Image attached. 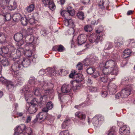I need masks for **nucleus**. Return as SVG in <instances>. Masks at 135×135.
<instances>
[{
	"label": "nucleus",
	"mask_w": 135,
	"mask_h": 135,
	"mask_svg": "<svg viewBox=\"0 0 135 135\" xmlns=\"http://www.w3.org/2000/svg\"><path fill=\"white\" fill-rule=\"evenodd\" d=\"M15 49L16 48H15L12 45H8L6 46H2L1 47V53L4 54L8 53L12 60L15 61L16 59L20 57L21 53V51L20 50L16 49L15 52Z\"/></svg>",
	"instance_id": "obj_1"
},
{
	"label": "nucleus",
	"mask_w": 135,
	"mask_h": 135,
	"mask_svg": "<svg viewBox=\"0 0 135 135\" xmlns=\"http://www.w3.org/2000/svg\"><path fill=\"white\" fill-rule=\"evenodd\" d=\"M67 11H61L60 13L61 15L64 17V23L66 26L73 28L75 26L74 22L71 19L70 17L74 15V10L71 7H68L67 8Z\"/></svg>",
	"instance_id": "obj_2"
},
{
	"label": "nucleus",
	"mask_w": 135,
	"mask_h": 135,
	"mask_svg": "<svg viewBox=\"0 0 135 135\" xmlns=\"http://www.w3.org/2000/svg\"><path fill=\"white\" fill-rule=\"evenodd\" d=\"M26 40H28L29 41V43L30 44L29 47V49L24 51V55L27 57H30L31 56L33 51H34L35 50V45L37 44V41L38 39L36 37H35L32 35H30L27 36L26 38Z\"/></svg>",
	"instance_id": "obj_3"
},
{
	"label": "nucleus",
	"mask_w": 135,
	"mask_h": 135,
	"mask_svg": "<svg viewBox=\"0 0 135 135\" xmlns=\"http://www.w3.org/2000/svg\"><path fill=\"white\" fill-rule=\"evenodd\" d=\"M24 35L23 33L22 34L20 33H18L15 34L14 36L15 40L16 41V48L17 49L20 50L21 51V52L23 50L21 46L24 44V41L23 40V36Z\"/></svg>",
	"instance_id": "obj_4"
},
{
	"label": "nucleus",
	"mask_w": 135,
	"mask_h": 135,
	"mask_svg": "<svg viewBox=\"0 0 135 135\" xmlns=\"http://www.w3.org/2000/svg\"><path fill=\"white\" fill-rule=\"evenodd\" d=\"M25 131L26 132L23 135H34L31 129L29 127L26 128V126L23 124H21L16 128L15 129V133H17L19 134H21Z\"/></svg>",
	"instance_id": "obj_5"
},
{
	"label": "nucleus",
	"mask_w": 135,
	"mask_h": 135,
	"mask_svg": "<svg viewBox=\"0 0 135 135\" xmlns=\"http://www.w3.org/2000/svg\"><path fill=\"white\" fill-rule=\"evenodd\" d=\"M13 5H12L11 3L12 2H9V0H1L0 1V4L1 6L4 7L2 8L3 9L7 8L10 10H14L16 7V2H13Z\"/></svg>",
	"instance_id": "obj_6"
},
{
	"label": "nucleus",
	"mask_w": 135,
	"mask_h": 135,
	"mask_svg": "<svg viewBox=\"0 0 135 135\" xmlns=\"http://www.w3.org/2000/svg\"><path fill=\"white\" fill-rule=\"evenodd\" d=\"M96 32L97 33V34L91 35L89 37V41L90 43L95 42L97 43L99 41L101 40L102 37L101 35H102V32L98 30H96Z\"/></svg>",
	"instance_id": "obj_7"
},
{
	"label": "nucleus",
	"mask_w": 135,
	"mask_h": 135,
	"mask_svg": "<svg viewBox=\"0 0 135 135\" xmlns=\"http://www.w3.org/2000/svg\"><path fill=\"white\" fill-rule=\"evenodd\" d=\"M38 100L36 98L33 99L31 100L30 102L31 105L29 108H26L28 109L29 113L32 114L35 113L37 111Z\"/></svg>",
	"instance_id": "obj_8"
},
{
	"label": "nucleus",
	"mask_w": 135,
	"mask_h": 135,
	"mask_svg": "<svg viewBox=\"0 0 135 135\" xmlns=\"http://www.w3.org/2000/svg\"><path fill=\"white\" fill-rule=\"evenodd\" d=\"M116 65L115 62L113 60H109L106 62H102L100 63L99 66L101 69L103 68V71H104L108 68L114 67Z\"/></svg>",
	"instance_id": "obj_9"
},
{
	"label": "nucleus",
	"mask_w": 135,
	"mask_h": 135,
	"mask_svg": "<svg viewBox=\"0 0 135 135\" xmlns=\"http://www.w3.org/2000/svg\"><path fill=\"white\" fill-rule=\"evenodd\" d=\"M29 82L30 85L33 87H35L36 85L39 86L40 85H41V86L44 89V87H46L47 85V83L46 82L44 81L41 83L34 77H31L30 78Z\"/></svg>",
	"instance_id": "obj_10"
},
{
	"label": "nucleus",
	"mask_w": 135,
	"mask_h": 135,
	"mask_svg": "<svg viewBox=\"0 0 135 135\" xmlns=\"http://www.w3.org/2000/svg\"><path fill=\"white\" fill-rule=\"evenodd\" d=\"M42 88H40V86L39 87H37L36 88H35L34 89V94L36 96H38L40 95L41 94V90H44V92L46 94H50L52 91L50 89H45L47 88L48 86V84L47 83V86L44 87V89L41 86V85H40Z\"/></svg>",
	"instance_id": "obj_11"
},
{
	"label": "nucleus",
	"mask_w": 135,
	"mask_h": 135,
	"mask_svg": "<svg viewBox=\"0 0 135 135\" xmlns=\"http://www.w3.org/2000/svg\"><path fill=\"white\" fill-rule=\"evenodd\" d=\"M17 59L16 61L12 65L11 71L15 74L17 71H18L22 68V66L21 64V60Z\"/></svg>",
	"instance_id": "obj_12"
},
{
	"label": "nucleus",
	"mask_w": 135,
	"mask_h": 135,
	"mask_svg": "<svg viewBox=\"0 0 135 135\" xmlns=\"http://www.w3.org/2000/svg\"><path fill=\"white\" fill-rule=\"evenodd\" d=\"M42 4L45 6H48L49 9L52 11L55 10V6L52 0H41Z\"/></svg>",
	"instance_id": "obj_13"
},
{
	"label": "nucleus",
	"mask_w": 135,
	"mask_h": 135,
	"mask_svg": "<svg viewBox=\"0 0 135 135\" xmlns=\"http://www.w3.org/2000/svg\"><path fill=\"white\" fill-rule=\"evenodd\" d=\"M116 88L117 86L115 84L110 82L108 85V91L110 94H114L116 93Z\"/></svg>",
	"instance_id": "obj_14"
},
{
	"label": "nucleus",
	"mask_w": 135,
	"mask_h": 135,
	"mask_svg": "<svg viewBox=\"0 0 135 135\" xmlns=\"http://www.w3.org/2000/svg\"><path fill=\"white\" fill-rule=\"evenodd\" d=\"M29 88L27 86H24L22 89V92L25 95V99L27 101L29 97H31L32 96V94L31 92L28 91Z\"/></svg>",
	"instance_id": "obj_15"
},
{
	"label": "nucleus",
	"mask_w": 135,
	"mask_h": 135,
	"mask_svg": "<svg viewBox=\"0 0 135 135\" xmlns=\"http://www.w3.org/2000/svg\"><path fill=\"white\" fill-rule=\"evenodd\" d=\"M87 36L86 35L81 34L78 37V44L81 45L85 43L87 40Z\"/></svg>",
	"instance_id": "obj_16"
},
{
	"label": "nucleus",
	"mask_w": 135,
	"mask_h": 135,
	"mask_svg": "<svg viewBox=\"0 0 135 135\" xmlns=\"http://www.w3.org/2000/svg\"><path fill=\"white\" fill-rule=\"evenodd\" d=\"M119 131V133L121 135H128L129 133V128L127 125L120 127Z\"/></svg>",
	"instance_id": "obj_17"
},
{
	"label": "nucleus",
	"mask_w": 135,
	"mask_h": 135,
	"mask_svg": "<svg viewBox=\"0 0 135 135\" xmlns=\"http://www.w3.org/2000/svg\"><path fill=\"white\" fill-rule=\"evenodd\" d=\"M109 4L108 0H101L99 3V7L103 10L108 7Z\"/></svg>",
	"instance_id": "obj_18"
},
{
	"label": "nucleus",
	"mask_w": 135,
	"mask_h": 135,
	"mask_svg": "<svg viewBox=\"0 0 135 135\" xmlns=\"http://www.w3.org/2000/svg\"><path fill=\"white\" fill-rule=\"evenodd\" d=\"M103 71V72H101L100 74L99 79L100 81L103 82H106L108 79V77L107 75L109 74V72H106Z\"/></svg>",
	"instance_id": "obj_19"
},
{
	"label": "nucleus",
	"mask_w": 135,
	"mask_h": 135,
	"mask_svg": "<svg viewBox=\"0 0 135 135\" xmlns=\"http://www.w3.org/2000/svg\"><path fill=\"white\" fill-rule=\"evenodd\" d=\"M71 86L70 84L63 85L61 87V91L63 93H68L70 91Z\"/></svg>",
	"instance_id": "obj_20"
},
{
	"label": "nucleus",
	"mask_w": 135,
	"mask_h": 135,
	"mask_svg": "<svg viewBox=\"0 0 135 135\" xmlns=\"http://www.w3.org/2000/svg\"><path fill=\"white\" fill-rule=\"evenodd\" d=\"M7 89L9 91H12L14 89L15 85L11 81L9 80L5 84Z\"/></svg>",
	"instance_id": "obj_21"
},
{
	"label": "nucleus",
	"mask_w": 135,
	"mask_h": 135,
	"mask_svg": "<svg viewBox=\"0 0 135 135\" xmlns=\"http://www.w3.org/2000/svg\"><path fill=\"white\" fill-rule=\"evenodd\" d=\"M47 99V97L46 95H41L40 98V102L38 103L39 105L41 107L46 103Z\"/></svg>",
	"instance_id": "obj_22"
},
{
	"label": "nucleus",
	"mask_w": 135,
	"mask_h": 135,
	"mask_svg": "<svg viewBox=\"0 0 135 135\" xmlns=\"http://www.w3.org/2000/svg\"><path fill=\"white\" fill-rule=\"evenodd\" d=\"M98 59L97 57L95 56H91L90 58L86 59L85 60L86 63L89 64H92L95 62Z\"/></svg>",
	"instance_id": "obj_23"
},
{
	"label": "nucleus",
	"mask_w": 135,
	"mask_h": 135,
	"mask_svg": "<svg viewBox=\"0 0 135 135\" xmlns=\"http://www.w3.org/2000/svg\"><path fill=\"white\" fill-rule=\"evenodd\" d=\"M121 94V97L126 98L130 95L131 92L130 90H128L127 88H124L122 89L120 93Z\"/></svg>",
	"instance_id": "obj_24"
},
{
	"label": "nucleus",
	"mask_w": 135,
	"mask_h": 135,
	"mask_svg": "<svg viewBox=\"0 0 135 135\" xmlns=\"http://www.w3.org/2000/svg\"><path fill=\"white\" fill-rule=\"evenodd\" d=\"M75 115L80 120H85L86 117L85 115L81 112H78L76 113Z\"/></svg>",
	"instance_id": "obj_25"
},
{
	"label": "nucleus",
	"mask_w": 135,
	"mask_h": 135,
	"mask_svg": "<svg viewBox=\"0 0 135 135\" xmlns=\"http://www.w3.org/2000/svg\"><path fill=\"white\" fill-rule=\"evenodd\" d=\"M47 71V74L48 76H51L54 75L55 74V68H51L48 67L46 70Z\"/></svg>",
	"instance_id": "obj_26"
},
{
	"label": "nucleus",
	"mask_w": 135,
	"mask_h": 135,
	"mask_svg": "<svg viewBox=\"0 0 135 135\" xmlns=\"http://www.w3.org/2000/svg\"><path fill=\"white\" fill-rule=\"evenodd\" d=\"M110 71L109 72V74H110L112 75H117L119 72L118 68L116 65L114 67H112L110 68Z\"/></svg>",
	"instance_id": "obj_27"
},
{
	"label": "nucleus",
	"mask_w": 135,
	"mask_h": 135,
	"mask_svg": "<svg viewBox=\"0 0 135 135\" xmlns=\"http://www.w3.org/2000/svg\"><path fill=\"white\" fill-rule=\"evenodd\" d=\"M30 64V60L28 59H23L22 61H21V64L22 67H26L29 66Z\"/></svg>",
	"instance_id": "obj_28"
},
{
	"label": "nucleus",
	"mask_w": 135,
	"mask_h": 135,
	"mask_svg": "<svg viewBox=\"0 0 135 135\" xmlns=\"http://www.w3.org/2000/svg\"><path fill=\"white\" fill-rule=\"evenodd\" d=\"M29 18L28 16L25 17H22L21 18V24L24 26H26L28 22V20Z\"/></svg>",
	"instance_id": "obj_29"
},
{
	"label": "nucleus",
	"mask_w": 135,
	"mask_h": 135,
	"mask_svg": "<svg viewBox=\"0 0 135 135\" xmlns=\"http://www.w3.org/2000/svg\"><path fill=\"white\" fill-rule=\"evenodd\" d=\"M92 122L94 125L96 127H98L101 124V122H99L96 117H94L92 119Z\"/></svg>",
	"instance_id": "obj_30"
},
{
	"label": "nucleus",
	"mask_w": 135,
	"mask_h": 135,
	"mask_svg": "<svg viewBox=\"0 0 135 135\" xmlns=\"http://www.w3.org/2000/svg\"><path fill=\"white\" fill-rule=\"evenodd\" d=\"M44 113L43 112H40L37 115V117H38L39 120L40 121H44L46 119V116H43Z\"/></svg>",
	"instance_id": "obj_31"
},
{
	"label": "nucleus",
	"mask_w": 135,
	"mask_h": 135,
	"mask_svg": "<svg viewBox=\"0 0 135 135\" xmlns=\"http://www.w3.org/2000/svg\"><path fill=\"white\" fill-rule=\"evenodd\" d=\"M131 53V51L129 49H126L124 52V57L126 58L129 56L130 55Z\"/></svg>",
	"instance_id": "obj_32"
},
{
	"label": "nucleus",
	"mask_w": 135,
	"mask_h": 135,
	"mask_svg": "<svg viewBox=\"0 0 135 135\" xmlns=\"http://www.w3.org/2000/svg\"><path fill=\"white\" fill-rule=\"evenodd\" d=\"M21 17V15L20 14L17 13L14 15L12 18L14 21L17 22L20 20Z\"/></svg>",
	"instance_id": "obj_33"
},
{
	"label": "nucleus",
	"mask_w": 135,
	"mask_h": 135,
	"mask_svg": "<svg viewBox=\"0 0 135 135\" xmlns=\"http://www.w3.org/2000/svg\"><path fill=\"white\" fill-rule=\"evenodd\" d=\"M35 6L33 4H31L27 7L26 10L28 13H31L33 11L35 8Z\"/></svg>",
	"instance_id": "obj_34"
},
{
	"label": "nucleus",
	"mask_w": 135,
	"mask_h": 135,
	"mask_svg": "<svg viewBox=\"0 0 135 135\" xmlns=\"http://www.w3.org/2000/svg\"><path fill=\"white\" fill-rule=\"evenodd\" d=\"M6 39V37L2 33H0V43H5Z\"/></svg>",
	"instance_id": "obj_35"
},
{
	"label": "nucleus",
	"mask_w": 135,
	"mask_h": 135,
	"mask_svg": "<svg viewBox=\"0 0 135 135\" xmlns=\"http://www.w3.org/2000/svg\"><path fill=\"white\" fill-rule=\"evenodd\" d=\"M1 64L4 66H8L9 64V62L7 59L4 57L3 59L1 61Z\"/></svg>",
	"instance_id": "obj_36"
},
{
	"label": "nucleus",
	"mask_w": 135,
	"mask_h": 135,
	"mask_svg": "<svg viewBox=\"0 0 135 135\" xmlns=\"http://www.w3.org/2000/svg\"><path fill=\"white\" fill-rule=\"evenodd\" d=\"M113 44L111 42H107L105 47V50H109L113 47Z\"/></svg>",
	"instance_id": "obj_37"
},
{
	"label": "nucleus",
	"mask_w": 135,
	"mask_h": 135,
	"mask_svg": "<svg viewBox=\"0 0 135 135\" xmlns=\"http://www.w3.org/2000/svg\"><path fill=\"white\" fill-rule=\"evenodd\" d=\"M78 17L81 20H83L84 18V13L82 12H79L77 14Z\"/></svg>",
	"instance_id": "obj_38"
},
{
	"label": "nucleus",
	"mask_w": 135,
	"mask_h": 135,
	"mask_svg": "<svg viewBox=\"0 0 135 135\" xmlns=\"http://www.w3.org/2000/svg\"><path fill=\"white\" fill-rule=\"evenodd\" d=\"M4 17V21H8L10 20L11 18V16L10 13H7L3 15Z\"/></svg>",
	"instance_id": "obj_39"
},
{
	"label": "nucleus",
	"mask_w": 135,
	"mask_h": 135,
	"mask_svg": "<svg viewBox=\"0 0 135 135\" xmlns=\"http://www.w3.org/2000/svg\"><path fill=\"white\" fill-rule=\"evenodd\" d=\"M85 31L87 32H89L91 31L92 29L91 26L89 25H86L84 27Z\"/></svg>",
	"instance_id": "obj_40"
},
{
	"label": "nucleus",
	"mask_w": 135,
	"mask_h": 135,
	"mask_svg": "<svg viewBox=\"0 0 135 135\" xmlns=\"http://www.w3.org/2000/svg\"><path fill=\"white\" fill-rule=\"evenodd\" d=\"M54 119V117L50 115H48L46 117V119L49 121L51 123L53 122Z\"/></svg>",
	"instance_id": "obj_41"
},
{
	"label": "nucleus",
	"mask_w": 135,
	"mask_h": 135,
	"mask_svg": "<svg viewBox=\"0 0 135 135\" xmlns=\"http://www.w3.org/2000/svg\"><path fill=\"white\" fill-rule=\"evenodd\" d=\"M115 127H113L108 131L107 135H114L115 133Z\"/></svg>",
	"instance_id": "obj_42"
},
{
	"label": "nucleus",
	"mask_w": 135,
	"mask_h": 135,
	"mask_svg": "<svg viewBox=\"0 0 135 135\" xmlns=\"http://www.w3.org/2000/svg\"><path fill=\"white\" fill-rule=\"evenodd\" d=\"M95 70V69L92 68H88L87 70V72L88 74L91 75L93 74Z\"/></svg>",
	"instance_id": "obj_43"
},
{
	"label": "nucleus",
	"mask_w": 135,
	"mask_h": 135,
	"mask_svg": "<svg viewBox=\"0 0 135 135\" xmlns=\"http://www.w3.org/2000/svg\"><path fill=\"white\" fill-rule=\"evenodd\" d=\"M93 101L91 100H87V101L82 103V105H83V107H85L90 105L93 103Z\"/></svg>",
	"instance_id": "obj_44"
},
{
	"label": "nucleus",
	"mask_w": 135,
	"mask_h": 135,
	"mask_svg": "<svg viewBox=\"0 0 135 135\" xmlns=\"http://www.w3.org/2000/svg\"><path fill=\"white\" fill-rule=\"evenodd\" d=\"M8 81L9 80L6 79L3 77H0V81L2 84L5 85Z\"/></svg>",
	"instance_id": "obj_45"
},
{
	"label": "nucleus",
	"mask_w": 135,
	"mask_h": 135,
	"mask_svg": "<svg viewBox=\"0 0 135 135\" xmlns=\"http://www.w3.org/2000/svg\"><path fill=\"white\" fill-rule=\"evenodd\" d=\"M24 81L23 79L21 76L18 77L17 79V83L19 85H21Z\"/></svg>",
	"instance_id": "obj_46"
},
{
	"label": "nucleus",
	"mask_w": 135,
	"mask_h": 135,
	"mask_svg": "<svg viewBox=\"0 0 135 135\" xmlns=\"http://www.w3.org/2000/svg\"><path fill=\"white\" fill-rule=\"evenodd\" d=\"M65 48L62 45H58L57 51L59 52H63Z\"/></svg>",
	"instance_id": "obj_47"
},
{
	"label": "nucleus",
	"mask_w": 135,
	"mask_h": 135,
	"mask_svg": "<svg viewBox=\"0 0 135 135\" xmlns=\"http://www.w3.org/2000/svg\"><path fill=\"white\" fill-rule=\"evenodd\" d=\"M46 107L49 110L51 109L53 107V104L52 102L50 101L48 102L46 104Z\"/></svg>",
	"instance_id": "obj_48"
},
{
	"label": "nucleus",
	"mask_w": 135,
	"mask_h": 135,
	"mask_svg": "<svg viewBox=\"0 0 135 135\" xmlns=\"http://www.w3.org/2000/svg\"><path fill=\"white\" fill-rule=\"evenodd\" d=\"M129 80V79L127 77H125L123 78L122 81L121 83L123 85H125V83L126 84L128 83Z\"/></svg>",
	"instance_id": "obj_49"
},
{
	"label": "nucleus",
	"mask_w": 135,
	"mask_h": 135,
	"mask_svg": "<svg viewBox=\"0 0 135 135\" xmlns=\"http://www.w3.org/2000/svg\"><path fill=\"white\" fill-rule=\"evenodd\" d=\"M83 64L79 62L76 65V68L78 70H81L83 69Z\"/></svg>",
	"instance_id": "obj_50"
},
{
	"label": "nucleus",
	"mask_w": 135,
	"mask_h": 135,
	"mask_svg": "<svg viewBox=\"0 0 135 135\" xmlns=\"http://www.w3.org/2000/svg\"><path fill=\"white\" fill-rule=\"evenodd\" d=\"M28 17L29 18L28 20V22H29L31 25L34 24L35 20L33 18H30L29 16H28Z\"/></svg>",
	"instance_id": "obj_51"
},
{
	"label": "nucleus",
	"mask_w": 135,
	"mask_h": 135,
	"mask_svg": "<svg viewBox=\"0 0 135 135\" xmlns=\"http://www.w3.org/2000/svg\"><path fill=\"white\" fill-rule=\"evenodd\" d=\"M101 94L102 96L104 98L106 97L107 95V92L105 90H103L102 91Z\"/></svg>",
	"instance_id": "obj_52"
},
{
	"label": "nucleus",
	"mask_w": 135,
	"mask_h": 135,
	"mask_svg": "<svg viewBox=\"0 0 135 135\" xmlns=\"http://www.w3.org/2000/svg\"><path fill=\"white\" fill-rule=\"evenodd\" d=\"M95 117H96L97 118L99 122H101V124L104 121V118L102 116L99 115L97 116H96Z\"/></svg>",
	"instance_id": "obj_53"
},
{
	"label": "nucleus",
	"mask_w": 135,
	"mask_h": 135,
	"mask_svg": "<svg viewBox=\"0 0 135 135\" xmlns=\"http://www.w3.org/2000/svg\"><path fill=\"white\" fill-rule=\"evenodd\" d=\"M69 132L67 130L63 131L60 132V135H69Z\"/></svg>",
	"instance_id": "obj_54"
},
{
	"label": "nucleus",
	"mask_w": 135,
	"mask_h": 135,
	"mask_svg": "<svg viewBox=\"0 0 135 135\" xmlns=\"http://www.w3.org/2000/svg\"><path fill=\"white\" fill-rule=\"evenodd\" d=\"M76 73V71L74 70V71H73L69 75V77L70 78H73L75 76L76 77V74H75Z\"/></svg>",
	"instance_id": "obj_55"
},
{
	"label": "nucleus",
	"mask_w": 135,
	"mask_h": 135,
	"mask_svg": "<svg viewBox=\"0 0 135 135\" xmlns=\"http://www.w3.org/2000/svg\"><path fill=\"white\" fill-rule=\"evenodd\" d=\"M77 76H78V78H79V79L78 80L79 81H81L82 80L83 76L82 74H76V78Z\"/></svg>",
	"instance_id": "obj_56"
},
{
	"label": "nucleus",
	"mask_w": 135,
	"mask_h": 135,
	"mask_svg": "<svg viewBox=\"0 0 135 135\" xmlns=\"http://www.w3.org/2000/svg\"><path fill=\"white\" fill-rule=\"evenodd\" d=\"M89 89V91H90L92 92H96L97 90V89L96 87L93 86H90V87Z\"/></svg>",
	"instance_id": "obj_57"
},
{
	"label": "nucleus",
	"mask_w": 135,
	"mask_h": 135,
	"mask_svg": "<svg viewBox=\"0 0 135 135\" xmlns=\"http://www.w3.org/2000/svg\"><path fill=\"white\" fill-rule=\"evenodd\" d=\"M115 47L119 48L120 47H122L123 44L122 42H117L115 41Z\"/></svg>",
	"instance_id": "obj_58"
},
{
	"label": "nucleus",
	"mask_w": 135,
	"mask_h": 135,
	"mask_svg": "<svg viewBox=\"0 0 135 135\" xmlns=\"http://www.w3.org/2000/svg\"><path fill=\"white\" fill-rule=\"evenodd\" d=\"M133 85L132 84H129L128 85L127 87L125 88H127L128 90H130V92L133 89Z\"/></svg>",
	"instance_id": "obj_59"
},
{
	"label": "nucleus",
	"mask_w": 135,
	"mask_h": 135,
	"mask_svg": "<svg viewBox=\"0 0 135 135\" xmlns=\"http://www.w3.org/2000/svg\"><path fill=\"white\" fill-rule=\"evenodd\" d=\"M4 17L3 15L0 14V23H3L4 22Z\"/></svg>",
	"instance_id": "obj_60"
},
{
	"label": "nucleus",
	"mask_w": 135,
	"mask_h": 135,
	"mask_svg": "<svg viewBox=\"0 0 135 135\" xmlns=\"http://www.w3.org/2000/svg\"><path fill=\"white\" fill-rule=\"evenodd\" d=\"M87 83L88 85H90L93 83V81L90 78H88L87 80Z\"/></svg>",
	"instance_id": "obj_61"
},
{
	"label": "nucleus",
	"mask_w": 135,
	"mask_h": 135,
	"mask_svg": "<svg viewBox=\"0 0 135 135\" xmlns=\"http://www.w3.org/2000/svg\"><path fill=\"white\" fill-rule=\"evenodd\" d=\"M63 122H65V124H66V125H67L68 126L70 125L71 123V121L69 119H66Z\"/></svg>",
	"instance_id": "obj_62"
},
{
	"label": "nucleus",
	"mask_w": 135,
	"mask_h": 135,
	"mask_svg": "<svg viewBox=\"0 0 135 135\" xmlns=\"http://www.w3.org/2000/svg\"><path fill=\"white\" fill-rule=\"evenodd\" d=\"M31 117L30 116H28L26 119V120L25 122L26 123H28L30 122L31 119Z\"/></svg>",
	"instance_id": "obj_63"
},
{
	"label": "nucleus",
	"mask_w": 135,
	"mask_h": 135,
	"mask_svg": "<svg viewBox=\"0 0 135 135\" xmlns=\"http://www.w3.org/2000/svg\"><path fill=\"white\" fill-rule=\"evenodd\" d=\"M40 34L43 36L46 35V30L44 29V28L40 31Z\"/></svg>",
	"instance_id": "obj_64"
}]
</instances>
